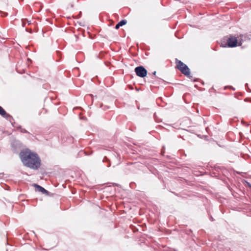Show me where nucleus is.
<instances>
[{
    "instance_id": "f257e3e1",
    "label": "nucleus",
    "mask_w": 251,
    "mask_h": 251,
    "mask_svg": "<svg viewBox=\"0 0 251 251\" xmlns=\"http://www.w3.org/2000/svg\"><path fill=\"white\" fill-rule=\"evenodd\" d=\"M20 157L23 164L29 168L37 169L40 167V162L38 155L29 150L22 151Z\"/></svg>"
},
{
    "instance_id": "f03ea898",
    "label": "nucleus",
    "mask_w": 251,
    "mask_h": 251,
    "mask_svg": "<svg viewBox=\"0 0 251 251\" xmlns=\"http://www.w3.org/2000/svg\"><path fill=\"white\" fill-rule=\"evenodd\" d=\"M178 69L184 75H189L190 71L188 67L181 61H178L177 65Z\"/></svg>"
},
{
    "instance_id": "7ed1b4c3",
    "label": "nucleus",
    "mask_w": 251,
    "mask_h": 251,
    "mask_svg": "<svg viewBox=\"0 0 251 251\" xmlns=\"http://www.w3.org/2000/svg\"><path fill=\"white\" fill-rule=\"evenodd\" d=\"M136 75L140 77H144L147 75V71L142 66L137 67L135 69Z\"/></svg>"
},
{
    "instance_id": "20e7f679",
    "label": "nucleus",
    "mask_w": 251,
    "mask_h": 251,
    "mask_svg": "<svg viewBox=\"0 0 251 251\" xmlns=\"http://www.w3.org/2000/svg\"><path fill=\"white\" fill-rule=\"evenodd\" d=\"M227 43L229 47H234L237 45V40L234 37H231L228 39Z\"/></svg>"
},
{
    "instance_id": "39448f33",
    "label": "nucleus",
    "mask_w": 251,
    "mask_h": 251,
    "mask_svg": "<svg viewBox=\"0 0 251 251\" xmlns=\"http://www.w3.org/2000/svg\"><path fill=\"white\" fill-rule=\"evenodd\" d=\"M34 186L36 188V190L37 191L40 192L43 194H48V193H49L48 191L47 190H46V189H45L43 187H41V186L38 185L36 184H34Z\"/></svg>"
},
{
    "instance_id": "423d86ee",
    "label": "nucleus",
    "mask_w": 251,
    "mask_h": 251,
    "mask_svg": "<svg viewBox=\"0 0 251 251\" xmlns=\"http://www.w3.org/2000/svg\"><path fill=\"white\" fill-rule=\"evenodd\" d=\"M17 131H20L21 132H23V133H25L26 132V130L22 128L21 127V126H19L18 128H17Z\"/></svg>"
},
{
    "instance_id": "0eeeda50",
    "label": "nucleus",
    "mask_w": 251,
    "mask_h": 251,
    "mask_svg": "<svg viewBox=\"0 0 251 251\" xmlns=\"http://www.w3.org/2000/svg\"><path fill=\"white\" fill-rule=\"evenodd\" d=\"M119 25H120L121 26L125 25L126 24V22L125 20H122L121 22H120L119 23Z\"/></svg>"
},
{
    "instance_id": "6e6552de",
    "label": "nucleus",
    "mask_w": 251,
    "mask_h": 251,
    "mask_svg": "<svg viewBox=\"0 0 251 251\" xmlns=\"http://www.w3.org/2000/svg\"><path fill=\"white\" fill-rule=\"evenodd\" d=\"M5 114V112L2 109V108L0 106V114L1 115H4Z\"/></svg>"
},
{
    "instance_id": "1a4fd4ad",
    "label": "nucleus",
    "mask_w": 251,
    "mask_h": 251,
    "mask_svg": "<svg viewBox=\"0 0 251 251\" xmlns=\"http://www.w3.org/2000/svg\"><path fill=\"white\" fill-rule=\"evenodd\" d=\"M120 26H120V25H119V24H118L116 25L115 28H116V29H118V28H119V27Z\"/></svg>"
},
{
    "instance_id": "9d476101",
    "label": "nucleus",
    "mask_w": 251,
    "mask_h": 251,
    "mask_svg": "<svg viewBox=\"0 0 251 251\" xmlns=\"http://www.w3.org/2000/svg\"><path fill=\"white\" fill-rule=\"evenodd\" d=\"M247 183L248 185L250 187H251V184H250V183H249V182H247Z\"/></svg>"
},
{
    "instance_id": "9b49d317",
    "label": "nucleus",
    "mask_w": 251,
    "mask_h": 251,
    "mask_svg": "<svg viewBox=\"0 0 251 251\" xmlns=\"http://www.w3.org/2000/svg\"><path fill=\"white\" fill-rule=\"evenodd\" d=\"M153 74L154 75H155V74H156V72H154L153 73Z\"/></svg>"
},
{
    "instance_id": "f8f14e48",
    "label": "nucleus",
    "mask_w": 251,
    "mask_h": 251,
    "mask_svg": "<svg viewBox=\"0 0 251 251\" xmlns=\"http://www.w3.org/2000/svg\"><path fill=\"white\" fill-rule=\"evenodd\" d=\"M207 129H208V127H206V128H205V130H206V131H207Z\"/></svg>"
}]
</instances>
